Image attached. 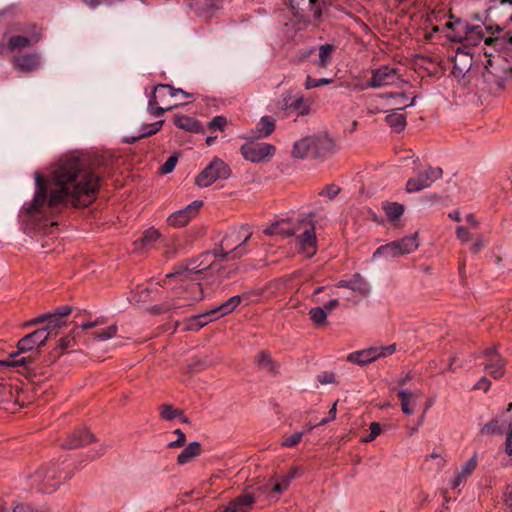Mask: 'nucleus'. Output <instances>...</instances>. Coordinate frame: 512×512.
Here are the masks:
<instances>
[{
  "instance_id": "45",
  "label": "nucleus",
  "mask_w": 512,
  "mask_h": 512,
  "mask_svg": "<svg viewBox=\"0 0 512 512\" xmlns=\"http://www.w3.org/2000/svg\"><path fill=\"white\" fill-rule=\"evenodd\" d=\"M30 45V39L24 36H12L8 41V48L11 51L22 49Z\"/></svg>"
},
{
  "instance_id": "22",
  "label": "nucleus",
  "mask_w": 512,
  "mask_h": 512,
  "mask_svg": "<svg viewBox=\"0 0 512 512\" xmlns=\"http://www.w3.org/2000/svg\"><path fill=\"white\" fill-rule=\"evenodd\" d=\"M275 130V120L270 116H263L256 125V129L249 135L243 136L246 140H256L270 136Z\"/></svg>"
},
{
  "instance_id": "34",
  "label": "nucleus",
  "mask_w": 512,
  "mask_h": 512,
  "mask_svg": "<svg viewBox=\"0 0 512 512\" xmlns=\"http://www.w3.org/2000/svg\"><path fill=\"white\" fill-rule=\"evenodd\" d=\"M473 31H475V29L472 25L460 19V25L456 26L454 30L447 35V37L450 41L455 43L462 42L463 40L467 41V36Z\"/></svg>"
},
{
  "instance_id": "13",
  "label": "nucleus",
  "mask_w": 512,
  "mask_h": 512,
  "mask_svg": "<svg viewBox=\"0 0 512 512\" xmlns=\"http://www.w3.org/2000/svg\"><path fill=\"white\" fill-rule=\"evenodd\" d=\"M399 81H402V79L398 68L382 65L371 70L370 80L365 85L361 86L360 90L391 86L397 84Z\"/></svg>"
},
{
  "instance_id": "55",
  "label": "nucleus",
  "mask_w": 512,
  "mask_h": 512,
  "mask_svg": "<svg viewBox=\"0 0 512 512\" xmlns=\"http://www.w3.org/2000/svg\"><path fill=\"white\" fill-rule=\"evenodd\" d=\"M294 477L293 474H291L290 476H287L285 478H283L280 482L276 483L273 487H272V492L273 493H277V494H280L282 493L283 491H285L289 484H290V480Z\"/></svg>"
},
{
  "instance_id": "2",
  "label": "nucleus",
  "mask_w": 512,
  "mask_h": 512,
  "mask_svg": "<svg viewBox=\"0 0 512 512\" xmlns=\"http://www.w3.org/2000/svg\"><path fill=\"white\" fill-rule=\"evenodd\" d=\"M252 236V231L249 226L242 225L237 230L232 231L230 234H227L220 244V248L214 249L212 252H206L202 255L203 260L198 265H193L194 262L190 263L185 268H179L174 272L167 274L168 278L171 277H184L187 278V274L195 273L199 274L207 270L208 268H215V261L208 262V259L213 257H221L223 259L227 258L231 255L232 259L240 258L247 253L245 249L246 243Z\"/></svg>"
},
{
  "instance_id": "48",
  "label": "nucleus",
  "mask_w": 512,
  "mask_h": 512,
  "mask_svg": "<svg viewBox=\"0 0 512 512\" xmlns=\"http://www.w3.org/2000/svg\"><path fill=\"white\" fill-rule=\"evenodd\" d=\"M191 6L197 11H211L217 9L215 0H194Z\"/></svg>"
},
{
  "instance_id": "6",
  "label": "nucleus",
  "mask_w": 512,
  "mask_h": 512,
  "mask_svg": "<svg viewBox=\"0 0 512 512\" xmlns=\"http://www.w3.org/2000/svg\"><path fill=\"white\" fill-rule=\"evenodd\" d=\"M334 142L327 135L307 136L293 145L292 155L296 158H321L333 152Z\"/></svg>"
},
{
  "instance_id": "42",
  "label": "nucleus",
  "mask_w": 512,
  "mask_h": 512,
  "mask_svg": "<svg viewBox=\"0 0 512 512\" xmlns=\"http://www.w3.org/2000/svg\"><path fill=\"white\" fill-rule=\"evenodd\" d=\"M382 208L390 221L399 219L404 213V206L397 202H384Z\"/></svg>"
},
{
  "instance_id": "41",
  "label": "nucleus",
  "mask_w": 512,
  "mask_h": 512,
  "mask_svg": "<svg viewBox=\"0 0 512 512\" xmlns=\"http://www.w3.org/2000/svg\"><path fill=\"white\" fill-rule=\"evenodd\" d=\"M385 121L396 133L402 132L406 127L405 115L398 113L397 111H393L392 113L388 114L385 118Z\"/></svg>"
},
{
  "instance_id": "38",
  "label": "nucleus",
  "mask_w": 512,
  "mask_h": 512,
  "mask_svg": "<svg viewBox=\"0 0 512 512\" xmlns=\"http://www.w3.org/2000/svg\"><path fill=\"white\" fill-rule=\"evenodd\" d=\"M214 320H216V318L212 317L211 310H210L203 314H199V315L191 317L188 320L186 329L192 330V331H198L202 327L207 325L209 322H212Z\"/></svg>"
},
{
  "instance_id": "10",
  "label": "nucleus",
  "mask_w": 512,
  "mask_h": 512,
  "mask_svg": "<svg viewBox=\"0 0 512 512\" xmlns=\"http://www.w3.org/2000/svg\"><path fill=\"white\" fill-rule=\"evenodd\" d=\"M335 51V45L326 43L300 50L298 52V58L300 62L309 61L318 68L326 69L332 63Z\"/></svg>"
},
{
  "instance_id": "33",
  "label": "nucleus",
  "mask_w": 512,
  "mask_h": 512,
  "mask_svg": "<svg viewBox=\"0 0 512 512\" xmlns=\"http://www.w3.org/2000/svg\"><path fill=\"white\" fill-rule=\"evenodd\" d=\"M37 54H26L15 58V65L24 72H31L39 66Z\"/></svg>"
},
{
  "instance_id": "57",
  "label": "nucleus",
  "mask_w": 512,
  "mask_h": 512,
  "mask_svg": "<svg viewBox=\"0 0 512 512\" xmlns=\"http://www.w3.org/2000/svg\"><path fill=\"white\" fill-rule=\"evenodd\" d=\"M472 27L475 29V31H473L472 33H469V35L467 36V42L475 45V44H477V42H479L484 37V33L480 26H472Z\"/></svg>"
},
{
  "instance_id": "31",
  "label": "nucleus",
  "mask_w": 512,
  "mask_h": 512,
  "mask_svg": "<svg viewBox=\"0 0 512 512\" xmlns=\"http://www.w3.org/2000/svg\"><path fill=\"white\" fill-rule=\"evenodd\" d=\"M202 451L201 444L197 441L191 442L186 446L177 457L179 465H185L191 462L195 457L200 455Z\"/></svg>"
},
{
  "instance_id": "59",
  "label": "nucleus",
  "mask_w": 512,
  "mask_h": 512,
  "mask_svg": "<svg viewBox=\"0 0 512 512\" xmlns=\"http://www.w3.org/2000/svg\"><path fill=\"white\" fill-rule=\"evenodd\" d=\"M374 349L376 350V355H377V359H378L380 357H386L388 355L393 354L396 350V345L391 344L388 346L374 347Z\"/></svg>"
},
{
  "instance_id": "5",
  "label": "nucleus",
  "mask_w": 512,
  "mask_h": 512,
  "mask_svg": "<svg viewBox=\"0 0 512 512\" xmlns=\"http://www.w3.org/2000/svg\"><path fill=\"white\" fill-rule=\"evenodd\" d=\"M182 94L186 98L192 97V94L175 88L170 84L159 83L154 86L148 101V111L154 117L162 116L166 111H170L179 106L178 103H170L169 98Z\"/></svg>"
},
{
  "instance_id": "58",
  "label": "nucleus",
  "mask_w": 512,
  "mask_h": 512,
  "mask_svg": "<svg viewBox=\"0 0 512 512\" xmlns=\"http://www.w3.org/2000/svg\"><path fill=\"white\" fill-rule=\"evenodd\" d=\"M174 433L177 435V439L168 444L169 448H179L185 444L186 436L181 429H176Z\"/></svg>"
},
{
  "instance_id": "16",
  "label": "nucleus",
  "mask_w": 512,
  "mask_h": 512,
  "mask_svg": "<svg viewBox=\"0 0 512 512\" xmlns=\"http://www.w3.org/2000/svg\"><path fill=\"white\" fill-rule=\"evenodd\" d=\"M442 169L440 167H427L421 171L416 177L410 178L406 184V191L408 193L419 192L422 189L428 188L433 182L442 177Z\"/></svg>"
},
{
  "instance_id": "15",
  "label": "nucleus",
  "mask_w": 512,
  "mask_h": 512,
  "mask_svg": "<svg viewBox=\"0 0 512 512\" xmlns=\"http://www.w3.org/2000/svg\"><path fill=\"white\" fill-rule=\"evenodd\" d=\"M48 340V334L44 330L37 329L24 337L17 343V351L10 354L11 357L19 356L20 354L33 352L40 354L39 347L44 346Z\"/></svg>"
},
{
  "instance_id": "35",
  "label": "nucleus",
  "mask_w": 512,
  "mask_h": 512,
  "mask_svg": "<svg viewBox=\"0 0 512 512\" xmlns=\"http://www.w3.org/2000/svg\"><path fill=\"white\" fill-rule=\"evenodd\" d=\"M485 44L493 45L499 51L512 52V35L506 33L499 37H488Z\"/></svg>"
},
{
  "instance_id": "53",
  "label": "nucleus",
  "mask_w": 512,
  "mask_h": 512,
  "mask_svg": "<svg viewBox=\"0 0 512 512\" xmlns=\"http://www.w3.org/2000/svg\"><path fill=\"white\" fill-rule=\"evenodd\" d=\"M117 330L118 329L116 325H111L101 332H96L95 336L99 340H107L114 337L117 333Z\"/></svg>"
},
{
  "instance_id": "9",
  "label": "nucleus",
  "mask_w": 512,
  "mask_h": 512,
  "mask_svg": "<svg viewBox=\"0 0 512 512\" xmlns=\"http://www.w3.org/2000/svg\"><path fill=\"white\" fill-rule=\"evenodd\" d=\"M33 484L38 486V490L42 493L54 492L63 481L70 479L71 474L65 472H57L54 466H46L39 469L33 475Z\"/></svg>"
},
{
  "instance_id": "39",
  "label": "nucleus",
  "mask_w": 512,
  "mask_h": 512,
  "mask_svg": "<svg viewBox=\"0 0 512 512\" xmlns=\"http://www.w3.org/2000/svg\"><path fill=\"white\" fill-rule=\"evenodd\" d=\"M348 289L358 292L361 295H368L370 293L369 283L359 273H355L351 279H349Z\"/></svg>"
},
{
  "instance_id": "14",
  "label": "nucleus",
  "mask_w": 512,
  "mask_h": 512,
  "mask_svg": "<svg viewBox=\"0 0 512 512\" xmlns=\"http://www.w3.org/2000/svg\"><path fill=\"white\" fill-rule=\"evenodd\" d=\"M240 152L245 160L252 163H259L266 158H271L275 155L276 147L269 143H255L253 140L243 144Z\"/></svg>"
},
{
  "instance_id": "21",
  "label": "nucleus",
  "mask_w": 512,
  "mask_h": 512,
  "mask_svg": "<svg viewBox=\"0 0 512 512\" xmlns=\"http://www.w3.org/2000/svg\"><path fill=\"white\" fill-rule=\"evenodd\" d=\"M95 441L94 436L86 429L74 430L61 444L65 449H77Z\"/></svg>"
},
{
  "instance_id": "26",
  "label": "nucleus",
  "mask_w": 512,
  "mask_h": 512,
  "mask_svg": "<svg viewBox=\"0 0 512 512\" xmlns=\"http://www.w3.org/2000/svg\"><path fill=\"white\" fill-rule=\"evenodd\" d=\"M256 498L251 494H242L231 501L221 512H240L251 508Z\"/></svg>"
},
{
  "instance_id": "11",
  "label": "nucleus",
  "mask_w": 512,
  "mask_h": 512,
  "mask_svg": "<svg viewBox=\"0 0 512 512\" xmlns=\"http://www.w3.org/2000/svg\"><path fill=\"white\" fill-rule=\"evenodd\" d=\"M291 11L299 23H308L322 16V0H289Z\"/></svg>"
},
{
  "instance_id": "49",
  "label": "nucleus",
  "mask_w": 512,
  "mask_h": 512,
  "mask_svg": "<svg viewBox=\"0 0 512 512\" xmlns=\"http://www.w3.org/2000/svg\"><path fill=\"white\" fill-rule=\"evenodd\" d=\"M332 82H333V79H331V78L315 79V78L311 77L310 75H308L306 77L304 85H305L306 89H312V88H317V87H320L323 85H328Z\"/></svg>"
},
{
  "instance_id": "50",
  "label": "nucleus",
  "mask_w": 512,
  "mask_h": 512,
  "mask_svg": "<svg viewBox=\"0 0 512 512\" xmlns=\"http://www.w3.org/2000/svg\"><path fill=\"white\" fill-rule=\"evenodd\" d=\"M177 161H178V157L176 155H171L170 157H168V159L161 165V167L159 168V173L160 174H168V173H171L176 164H177Z\"/></svg>"
},
{
  "instance_id": "28",
  "label": "nucleus",
  "mask_w": 512,
  "mask_h": 512,
  "mask_svg": "<svg viewBox=\"0 0 512 512\" xmlns=\"http://www.w3.org/2000/svg\"><path fill=\"white\" fill-rule=\"evenodd\" d=\"M421 395L420 390L416 391H408V390H400L398 392V397L401 400V410L406 415H411L414 413V406L416 404L417 398Z\"/></svg>"
},
{
  "instance_id": "62",
  "label": "nucleus",
  "mask_w": 512,
  "mask_h": 512,
  "mask_svg": "<svg viewBox=\"0 0 512 512\" xmlns=\"http://www.w3.org/2000/svg\"><path fill=\"white\" fill-rule=\"evenodd\" d=\"M505 453L512 456V423H509L508 431L506 433Z\"/></svg>"
},
{
  "instance_id": "46",
  "label": "nucleus",
  "mask_w": 512,
  "mask_h": 512,
  "mask_svg": "<svg viewBox=\"0 0 512 512\" xmlns=\"http://www.w3.org/2000/svg\"><path fill=\"white\" fill-rule=\"evenodd\" d=\"M160 416L165 420H173L178 416H182V411L173 408L171 405L164 404L160 407Z\"/></svg>"
},
{
  "instance_id": "17",
  "label": "nucleus",
  "mask_w": 512,
  "mask_h": 512,
  "mask_svg": "<svg viewBox=\"0 0 512 512\" xmlns=\"http://www.w3.org/2000/svg\"><path fill=\"white\" fill-rule=\"evenodd\" d=\"M473 64V56L470 52L464 51L461 48L457 49L452 74L463 85L469 82L467 73L470 72Z\"/></svg>"
},
{
  "instance_id": "12",
  "label": "nucleus",
  "mask_w": 512,
  "mask_h": 512,
  "mask_svg": "<svg viewBox=\"0 0 512 512\" xmlns=\"http://www.w3.org/2000/svg\"><path fill=\"white\" fill-rule=\"evenodd\" d=\"M291 11L299 23H308L322 16V0H289Z\"/></svg>"
},
{
  "instance_id": "32",
  "label": "nucleus",
  "mask_w": 512,
  "mask_h": 512,
  "mask_svg": "<svg viewBox=\"0 0 512 512\" xmlns=\"http://www.w3.org/2000/svg\"><path fill=\"white\" fill-rule=\"evenodd\" d=\"M255 363L260 370L271 374L278 372V365L273 361L271 355L266 351H260L255 357Z\"/></svg>"
},
{
  "instance_id": "36",
  "label": "nucleus",
  "mask_w": 512,
  "mask_h": 512,
  "mask_svg": "<svg viewBox=\"0 0 512 512\" xmlns=\"http://www.w3.org/2000/svg\"><path fill=\"white\" fill-rule=\"evenodd\" d=\"M508 425L506 421L500 422L497 418L492 419L486 423L480 430L481 435H502L508 431Z\"/></svg>"
},
{
  "instance_id": "25",
  "label": "nucleus",
  "mask_w": 512,
  "mask_h": 512,
  "mask_svg": "<svg viewBox=\"0 0 512 512\" xmlns=\"http://www.w3.org/2000/svg\"><path fill=\"white\" fill-rule=\"evenodd\" d=\"M160 236L161 234L157 229H147L143 233V236L134 242V250L136 252H143L154 248Z\"/></svg>"
},
{
  "instance_id": "40",
  "label": "nucleus",
  "mask_w": 512,
  "mask_h": 512,
  "mask_svg": "<svg viewBox=\"0 0 512 512\" xmlns=\"http://www.w3.org/2000/svg\"><path fill=\"white\" fill-rule=\"evenodd\" d=\"M29 353H30L29 355L22 356V357H19V356L11 357L9 355L10 367L21 366V367H24V369H26V370L34 369L35 368L34 367L35 360L37 359V357L40 354H34L33 352H29Z\"/></svg>"
},
{
  "instance_id": "27",
  "label": "nucleus",
  "mask_w": 512,
  "mask_h": 512,
  "mask_svg": "<svg viewBox=\"0 0 512 512\" xmlns=\"http://www.w3.org/2000/svg\"><path fill=\"white\" fill-rule=\"evenodd\" d=\"M375 360H377V355L374 347L355 351L347 356V361L360 366H365Z\"/></svg>"
},
{
  "instance_id": "30",
  "label": "nucleus",
  "mask_w": 512,
  "mask_h": 512,
  "mask_svg": "<svg viewBox=\"0 0 512 512\" xmlns=\"http://www.w3.org/2000/svg\"><path fill=\"white\" fill-rule=\"evenodd\" d=\"M241 303V296L235 295L218 307L211 310L212 317L219 319L235 310V308Z\"/></svg>"
},
{
  "instance_id": "63",
  "label": "nucleus",
  "mask_w": 512,
  "mask_h": 512,
  "mask_svg": "<svg viewBox=\"0 0 512 512\" xmlns=\"http://www.w3.org/2000/svg\"><path fill=\"white\" fill-rule=\"evenodd\" d=\"M456 236L459 240H461L462 242H467L470 240V233L469 231L463 227V226H459L457 227L456 229Z\"/></svg>"
},
{
  "instance_id": "23",
  "label": "nucleus",
  "mask_w": 512,
  "mask_h": 512,
  "mask_svg": "<svg viewBox=\"0 0 512 512\" xmlns=\"http://www.w3.org/2000/svg\"><path fill=\"white\" fill-rule=\"evenodd\" d=\"M477 455L475 454L467 460L461 468L456 472L454 479L451 481V489L455 490L460 485L466 482L468 477L473 473L477 467Z\"/></svg>"
},
{
  "instance_id": "44",
  "label": "nucleus",
  "mask_w": 512,
  "mask_h": 512,
  "mask_svg": "<svg viewBox=\"0 0 512 512\" xmlns=\"http://www.w3.org/2000/svg\"><path fill=\"white\" fill-rule=\"evenodd\" d=\"M311 321L316 326H322L327 323V313L322 307H313L309 311Z\"/></svg>"
},
{
  "instance_id": "56",
  "label": "nucleus",
  "mask_w": 512,
  "mask_h": 512,
  "mask_svg": "<svg viewBox=\"0 0 512 512\" xmlns=\"http://www.w3.org/2000/svg\"><path fill=\"white\" fill-rule=\"evenodd\" d=\"M72 310V306L64 305L57 307L53 312L50 313L62 320H66V318L71 314Z\"/></svg>"
},
{
  "instance_id": "20",
  "label": "nucleus",
  "mask_w": 512,
  "mask_h": 512,
  "mask_svg": "<svg viewBox=\"0 0 512 512\" xmlns=\"http://www.w3.org/2000/svg\"><path fill=\"white\" fill-rule=\"evenodd\" d=\"M281 108L298 111L300 115H305L309 111V106L305 103L303 95L293 91H286L282 94Z\"/></svg>"
},
{
  "instance_id": "52",
  "label": "nucleus",
  "mask_w": 512,
  "mask_h": 512,
  "mask_svg": "<svg viewBox=\"0 0 512 512\" xmlns=\"http://www.w3.org/2000/svg\"><path fill=\"white\" fill-rule=\"evenodd\" d=\"M303 436H304V432H296V433L292 434L290 437L285 438L281 444L283 447H287V448L294 447L298 443L301 442Z\"/></svg>"
},
{
  "instance_id": "37",
  "label": "nucleus",
  "mask_w": 512,
  "mask_h": 512,
  "mask_svg": "<svg viewBox=\"0 0 512 512\" xmlns=\"http://www.w3.org/2000/svg\"><path fill=\"white\" fill-rule=\"evenodd\" d=\"M174 124L188 132H199L201 130L200 123L196 119L186 115H175Z\"/></svg>"
},
{
  "instance_id": "7",
  "label": "nucleus",
  "mask_w": 512,
  "mask_h": 512,
  "mask_svg": "<svg viewBox=\"0 0 512 512\" xmlns=\"http://www.w3.org/2000/svg\"><path fill=\"white\" fill-rule=\"evenodd\" d=\"M419 245L418 232H415L410 236L379 246L373 253L372 258L394 259L414 252Z\"/></svg>"
},
{
  "instance_id": "54",
  "label": "nucleus",
  "mask_w": 512,
  "mask_h": 512,
  "mask_svg": "<svg viewBox=\"0 0 512 512\" xmlns=\"http://www.w3.org/2000/svg\"><path fill=\"white\" fill-rule=\"evenodd\" d=\"M381 433V426L378 422L370 424V433L363 438V442H371Z\"/></svg>"
},
{
  "instance_id": "24",
  "label": "nucleus",
  "mask_w": 512,
  "mask_h": 512,
  "mask_svg": "<svg viewBox=\"0 0 512 512\" xmlns=\"http://www.w3.org/2000/svg\"><path fill=\"white\" fill-rule=\"evenodd\" d=\"M78 327H76L71 333L65 337H62L59 340L58 346L55 350H53L48 357L45 359L46 365H50L52 363H55L57 359L61 356V354L66 350L67 348H71L74 346L75 343V337Z\"/></svg>"
},
{
  "instance_id": "47",
  "label": "nucleus",
  "mask_w": 512,
  "mask_h": 512,
  "mask_svg": "<svg viewBox=\"0 0 512 512\" xmlns=\"http://www.w3.org/2000/svg\"><path fill=\"white\" fill-rule=\"evenodd\" d=\"M164 120H159L141 127L140 137H148L156 134L163 126Z\"/></svg>"
},
{
  "instance_id": "43",
  "label": "nucleus",
  "mask_w": 512,
  "mask_h": 512,
  "mask_svg": "<svg viewBox=\"0 0 512 512\" xmlns=\"http://www.w3.org/2000/svg\"><path fill=\"white\" fill-rule=\"evenodd\" d=\"M152 290L148 287L138 286L131 296V301L135 303H145L152 299Z\"/></svg>"
},
{
  "instance_id": "61",
  "label": "nucleus",
  "mask_w": 512,
  "mask_h": 512,
  "mask_svg": "<svg viewBox=\"0 0 512 512\" xmlns=\"http://www.w3.org/2000/svg\"><path fill=\"white\" fill-rule=\"evenodd\" d=\"M340 192V188L334 184L326 186L321 192L320 195L327 196L329 199L335 198Z\"/></svg>"
},
{
  "instance_id": "3",
  "label": "nucleus",
  "mask_w": 512,
  "mask_h": 512,
  "mask_svg": "<svg viewBox=\"0 0 512 512\" xmlns=\"http://www.w3.org/2000/svg\"><path fill=\"white\" fill-rule=\"evenodd\" d=\"M288 225V223L284 220L277 221L267 227L264 230L266 235H286L292 236L301 230L303 226V231L300 232L297 236L298 244L300 245L303 252H305L308 256H312L316 252V235H315V226L311 220H301L299 223V227L292 229L289 227H284Z\"/></svg>"
},
{
  "instance_id": "1",
  "label": "nucleus",
  "mask_w": 512,
  "mask_h": 512,
  "mask_svg": "<svg viewBox=\"0 0 512 512\" xmlns=\"http://www.w3.org/2000/svg\"><path fill=\"white\" fill-rule=\"evenodd\" d=\"M52 184L39 173L35 175L36 190L33 199L25 203L20 216L35 230L49 233L57 222L51 219L71 204L73 207H86L97 196L100 178L87 167L85 158L67 155L60 159L52 172Z\"/></svg>"
},
{
  "instance_id": "8",
  "label": "nucleus",
  "mask_w": 512,
  "mask_h": 512,
  "mask_svg": "<svg viewBox=\"0 0 512 512\" xmlns=\"http://www.w3.org/2000/svg\"><path fill=\"white\" fill-rule=\"evenodd\" d=\"M231 175V169L221 158L215 157L213 160L196 176L195 184L198 187H208L217 180H226Z\"/></svg>"
},
{
  "instance_id": "51",
  "label": "nucleus",
  "mask_w": 512,
  "mask_h": 512,
  "mask_svg": "<svg viewBox=\"0 0 512 512\" xmlns=\"http://www.w3.org/2000/svg\"><path fill=\"white\" fill-rule=\"evenodd\" d=\"M227 125V119L224 116H215L208 124L212 131H223Z\"/></svg>"
},
{
  "instance_id": "29",
  "label": "nucleus",
  "mask_w": 512,
  "mask_h": 512,
  "mask_svg": "<svg viewBox=\"0 0 512 512\" xmlns=\"http://www.w3.org/2000/svg\"><path fill=\"white\" fill-rule=\"evenodd\" d=\"M44 316H46V320L43 323L44 326L41 328V330H44V333L48 334V339L52 336H56L58 331L67 325L66 320H62L50 312L44 313Z\"/></svg>"
},
{
  "instance_id": "60",
  "label": "nucleus",
  "mask_w": 512,
  "mask_h": 512,
  "mask_svg": "<svg viewBox=\"0 0 512 512\" xmlns=\"http://www.w3.org/2000/svg\"><path fill=\"white\" fill-rule=\"evenodd\" d=\"M317 380L321 384H332L335 382V375L331 371H323L317 375Z\"/></svg>"
},
{
  "instance_id": "18",
  "label": "nucleus",
  "mask_w": 512,
  "mask_h": 512,
  "mask_svg": "<svg viewBox=\"0 0 512 512\" xmlns=\"http://www.w3.org/2000/svg\"><path fill=\"white\" fill-rule=\"evenodd\" d=\"M202 206L203 201L195 200L191 204L187 205L185 208L172 213L168 217L167 221L170 226L183 227L187 225L189 221L197 215Z\"/></svg>"
},
{
  "instance_id": "19",
  "label": "nucleus",
  "mask_w": 512,
  "mask_h": 512,
  "mask_svg": "<svg viewBox=\"0 0 512 512\" xmlns=\"http://www.w3.org/2000/svg\"><path fill=\"white\" fill-rule=\"evenodd\" d=\"M483 356L487 362L484 365V370L493 378L498 379L504 374L505 360L493 348L483 351Z\"/></svg>"
},
{
  "instance_id": "64",
  "label": "nucleus",
  "mask_w": 512,
  "mask_h": 512,
  "mask_svg": "<svg viewBox=\"0 0 512 512\" xmlns=\"http://www.w3.org/2000/svg\"><path fill=\"white\" fill-rule=\"evenodd\" d=\"M490 385H491V382L485 378V377H482L473 387V389H481L483 391H488V389L490 388Z\"/></svg>"
},
{
  "instance_id": "4",
  "label": "nucleus",
  "mask_w": 512,
  "mask_h": 512,
  "mask_svg": "<svg viewBox=\"0 0 512 512\" xmlns=\"http://www.w3.org/2000/svg\"><path fill=\"white\" fill-rule=\"evenodd\" d=\"M487 89L496 93L504 89L506 82L512 79V63L501 53L491 55L482 73Z\"/></svg>"
}]
</instances>
